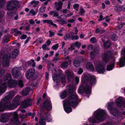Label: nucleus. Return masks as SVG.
Instances as JSON below:
<instances>
[{"label":"nucleus","instance_id":"obj_1","mask_svg":"<svg viewBox=\"0 0 125 125\" xmlns=\"http://www.w3.org/2000/svg\"><path fill=\"white\" fill-rule=\"evenodd\" d=\"M67 88L71 94L68 98L63 101V106L65 111L67 113H69L72 111L71 106L73 108L76 107L78 104V97L75 93V87L72 85H70Z\"/></svg>","mask_w":125,"mask_h":125},{"label":"nucleus","instance_id":"obj_2","mask_svg":"<svg viewBox=\"0 0 125 125\" xmlns=\"http://www.w3.org/2000/svg\"><path fill=\"white\" fill-rule=\"evenodd\" d=\"M15 95L14 92L12 91H10L6 94V96L4 99V101L0 102V112H3L5 109L12 110L15 109L17 106L20 104L21 97L19 95L16 96L12 101V103L8 101L12 98Z\"/></svg>","mask_w":125,"mask_h":125},{"label":"nucleus","instance_id":"obj_3","mask_svg":"<svg viewBox=\"0 0 125 125\" xmlns=\"http://www.w3.org/2000/svg\"><path fill=\"white\" fill-rule=\"evenodd\" d=\"M17 84V81L15 80L12 79L11 75L7 74L4 79H0V95L6 92L7 86L10 88H13L15 87Z\"/></svg>","mask_w":125,"mask_h":125},{"label":"nucleus","instance_id":"obj_4","mask_svg":"<svg viewBox=\"0 0 125 125\" xmlns=\"http://www.w3.org/2000/svg\"><path fill=\"white\" fill-rule=\"evenodd\" d=\"M106 116V113L105 111L98 109L94 113V118H90L88 119V120L91 123H95L96 122V120L99 121L103 120Z\"/></svg>","mask_w":125,"mask_h":125},{"label":"nucleus","instance_id":"obj_5","mask_svg":"<svg viewBox=\"0 0 125 125\" xmlns=\"http://www.w3.org/2000/svg\"><path fill=\"white\" fill-rule=\"evenodd\" d=\"M19 53V51L17 49H14L11 54H5L3 55L2 59V64L3 67H8L9 65V60L10 58H15Z\"/></svg>","mask_w":125,"mask_h":125},{"label":"nucleus","instance_id":"obj_6","mask_svg":"<svg viewBox=\"0 0 125 125\" xmlns=\"http://www.w3.org/2000/svg\"><path fill=\"white\" fill-rule=\"evenodd\" d=\"M58 71L60 72L58 74L59 76L56 74H54L52 76V79L54 82V88L56 89H58L59 86L60 80L59 77L63 85L62 86L65 85L66 82L65 76L62 74V70L59 69L58 70Z\"/></svg>","mask_w":125,"mask_h":125},{"label":"nucleus","instance_id":"obj_7","mask_svg":"<svg viewBox=\"0 0 125 125\" xmlns=\"http://www.w3.org/2000/svg\"><path fill=\"white\" fill-rule=\"evenodd\" d=\"M11 115L13 117L10 119V124L13 125H20L22 122L23 119L27 117L26 113L25 114H21L20 118L18 117V113L16 112L12 113Z\"/></svg>","mask_w":125,"mask_h":125},{"label":"nucleus","instance_id":"obj_8","mask_svg":"<svg viewBox=\"0 0 125 125\" xmlns=\"http://www.w3.org/2000/svg\"><path fill=\"white\" fill-rule=\"evenodd\" d=\"M96 82L95 76L92 75L91 74H86V94H89V95L90 94L91 91V86L94 84Z\"/></svg>","mask_w":125,"mask_h":125},{"label":"nucleus","instance_id":"obj_9","mask_svg":"<svg viewBox=\"0 0 125 125\" xmlns=\"http://www.w3.org/2000/svg\"><path fill=\"white\" fill-rule=\"evenodd\" d=\"M42 114H40V118L39 120L40 125H46L45 118L44 117V116H45L47 122H50L52 121V119L49 113H44L43 114V116H42Z\"/></svg>","mask_w":125,"mask_h":125},{"label":"nucleus","instance_id":"obj_10","mask_svg":"<svg viewBox=\"0 0 125 125\" xmlns=\"http://www.w3.org/2000/svg\"><path fill=\"white\" fill-rule=\"evenodd\" d=\"M18 3L19 2L17 0H10L8 2L6 9L8 10H12L16 8Z\"/></svg>","mask_w":125,"mask_h":125},{"label":"nucleus","instance_id":"obj_11","mask_svg":"<svg viewBox=\"0 0 125 125\" xmlns=\"http://www.w3.org/2000/svg\"><path fill=\"white\" fill-rule=\"evenodd\" d=\"M82 83L84 84H82L80 86L78 90V93L80 94H82L85 91V88L84 87V86L86 85V75H83L82 77Z\"/></svg>","mask_w":125,"mask_h":125},{"label":"nucleus","instance_id":"obj_12","mask_svg":"<svg viewBox=\"0 0 125 125\" xmlns=\"http://www.w3.org/2000/svg\"><path fill=\"white\" fill-rule=\"evenodd\" d=\"M12 113L10 114L3 113L0 115V122L5 123L7 122L9 119V118Z\"/></svg>","mask_w":125,"mask_h":125},{"label":"nucleus","instance_id":"obj_13","mask_svg":"<svg viewBox=\"0 0 125 125\" xmlns=\"http://www.w3.org/2000/svg\"><path fill=\"white\" fill-rule=\"evenodd\" d=\"M11 73L13 76L15 78L18 77L21 74L20 68L16 67L12 69Z\"/></svg>","mask_w":125,"mask_h":125},{"label":"nucleus","instance_id":"obj_14","mask_svg":"<svg viewBox=\"0 0 125 125\" xmlns=\"http://www.w3.org/2000/svg\"><path fill=\"white\" fill-rule=\"evenodd\" d=\"M35 70L34 68H31L28 70L26 72V76L27 79H30L32 78L34 76Z\"/></svg>","mask_w":125,"mask_h":125},{"label":"nucleus","instance_id":"obj_15","mask_svg":"<svg viewBox=\"0 0 125 125\" xmlns=\"http://www.w3.org/2000/svg\"><path fill=\"white\" fill-rule=\"evenodd\" d=\"M43 106L48 110H50L51 109L52 107V104L49 98L44 101Z\"/></svg>","mask_w":125,"mask_h":125},{"label":"nucleus","instance_id":"obj_16","mask_svg":"<svg viewBox=\"0 0 125 125\" xmlns=\"http://www.w3.org/2000/svg\"><path fill=\"white\" fill-rule=\"evenodd\" d=\"M65 75L67 77L68 81H70L73 78L74 75L72 71L70 70H67L65 71Z\"/></svg>","mask_w":125,"mask_h":125},{"label":"nucleus","instance_id":"obj_17","mask_svg":"<svg viewBox=\"0 0 125 125\" xmlns=\"http://www.w3.org/2000/svg\"><path fill=\"white\" fill-rule=\"evenodd\" d=\"M32 101L30 99H28L24 100L21 106L22 108H25L31 104Z\"/></svg>","mask_w":125,"mask_h":125},{"label":"nucleus","instance_id":"obj_18","mask_svg":"<svg viewBox=\"0 0 125 125\" xmlns=\"http://www.w3.org/2000/svg\"><path fill=\"white\" fill-rule=\"evenodd\" d=\"M109 59L108 52H106L102 54V60L104 62L107 63L109 61Z\"/></svg>","mask_w":125,"mask_h":125},{"label":"nucleus","instance_id":"obj_19","mask_svg":"<svg viewBox=\"0 0 125 125\" xmlns=\"http://www.w3.org/2000/svg\"><path fill=\"white\" fill-rule=\"evenodd\" d=\"M121 54L123 55H125V48L121 51ZM125 64V57L123 58H121L120 61L119 66L121 67L123 66Z\"/></svg>","mask_w":125,"mask_h":125},{"label":"nucleus","instance_id":"obj_20","mask_svg":"<svg viewBox=\"0 0 125 125\" xmlns=\"http://www.w3.org/2000/svg\"><path fill=\"white\" fill-rule=\"evenodd\" d=\"M96 70L99 73L102 72L104 71V67L101 65H97L96 67Z\"/></svg>","mask_w":125,"mask_h":125},{"label":"nucleus","instance_id":"obj_21","mask_svg":"<svg viewBox=\"0 0 125 125\" xmlns=\"http://www.w3.org/2000/svg\"><path fill=\"white\" fill-rule=\"evenodd\" d=\"M55 7L56 8V10L58 11L61 8L63 3L61 1H59L58 2H55Z\"/></svg>","mask_w":125,"mask_h":125},{"label":"nucleus","instance_id":"obj_22","mask_svg":"<svg viewBox=\"0 0 125 125\" xmlns=\"http://www.w3.org/2000/svg\"><path fill=\"white\" fill-rule=\"evenodd\" d=\"M86 69L90 71H93L94 69V68L91 63L88 62L86 63Z\"/></svg>","mask_w":125,"mask_h":125},{"label":"nucleus","instance_id":"obj_23","mask_svg":"<svg viewBox=\"0 0 125 125\" xmlns=\"http://www.w3.org/2000/svg\"><path fill=\"white\" fill-rule=\"evenodd\" d=\"M110 112L113 116H116L118 115V110L116 108H113L111 109Z\"/></svg>","mask_w":125,"mask_h":125},{"label":"nucleus","instance_id":"obj_24","mask_svg":"<svg viewBox=\"0 0 125 125\" xmlns=\"http://www.w3.org/2000/svg\"><path fill=\"white\" fill-rule=\"evenodd\" d=\"M43 22L44 23H47L52 25L55 27H57V25L53 23L52 21L51 20H43Z\"/></svg>","mask_w":125,"mask_h":125},{"label":"nucleus","instance_id":"obj_25","mask_svg":"<svg viewBox=\"0 0 125 125\" xmlns=\"http://www.w3.org/2000/svg\"><path fill=\"white\" fill-rule=\"evenodd\" d=\"M116 104L118 107H120L122 102V98L121 97L118 98L116 100Z\"/></svg>","mask_w":125,"mask_h":125},{"label":"nucleus","instance_id":"obj_26","mask_svg":"<svg viewBox=\"0 0 125 125\" xmlns=\"http://www.w3.org/2000/svg\"><path fill=\"white\" fill-rule=\"evenodd\" d=\"M30 90V88L29 87H26L24 89L22 92V94L23 95H27L29 93Z\"/></svg>","mask_w":125,"mask_h":125},{"label":"nucleus","instance_id":"obj_27","mask_svg":"<svg viewBox=\"0 0 125 125\" xmlns=\"http://www.w3.org/2000/svg\"><path fill=\"white\" fill-rule=\"evenodd\" d=\"M26 64L28 65H31L33 67H35V63L33 59H31V61H29L27 62Z\"/></svg>","mask_w":125,"mask_h":125},{"label":"nucleus","instance_id":"obj_28","mask_svg":"<svg viewBox=\"0 0 125 125\" xmlns=\"http://www.w3.org/2000/svg\"><path fill=\"white\" fill-rule=\"evenodd\" d=\"M115 10L118 11L122 10L125 11V4L123 6H120L118 7H116L115 8Z\"/></svg>","mask_w":125,"mask_h":125},{"label":"nucleus","instance_id":"obj_29","mask_svg":"<svg viewBox=\"0 0 125 125\" xmlns=\"http://www.w3.org/2000/svg\"><path fill=\"white\" fill-rule=\"evenodd\" d=\"M67 93L66 91H64L60 95L61 98L62 99L65 98L67 96Z\"/></svg>","mask_w":125,"mask_h":125},{"label":"nucleus","instance_id":"obj_30","mask_svg":"<svg viewBox=\"0 0 125 125\" xmlns=\"http://www.w3.org/2000/svg\"><path fill=\"white\" fill-rule=\"evenodd\" d=\"M10 36L8 35L7 36H5L3 37V42L4 43H7L9 41V38H10Z\"/></svg>","mask_w":125,"mask_h":125},{"label":"nucleus","instance_id":"obj_31","mask_svg":"<svg viewBox=\"0 0 125 125\" xmlns=\"http://www.w3.org/2000/svg\"><path fill=\"white\" fill-rule=\"evenodd\" d=\"M6 0H0V8H3L5 4Z\"/></svg>","mask_w":125,"mask_h":125},{"label":"nucleus","instance_id":"obj_32","mask_svg":"<svg viewBox=\"0 0 125 125\" xmlns=\"http://www.w3.org/2000/svg\"><path fill=\"white\" fill-rule=\"evenodd\" d=\"M81 62L77 60H75L73 62V65L75 67H77L80 66Z\"/></svg>","mask_w":125,"mask_h":125},{"label":"nucleus","instance_id":"obj_33","mask_svg":"<svg viewBox=\"0 0 125 125\" xmlns=\"http://www.w3.org/2000/svg\"><path fill=\"white\" fill-rule=\"evenodd\" d=\"M104 45L105 48H108L110 46V43L108 42L107 41H105L104 42Z\"/></svg>","mask_w":125,"mask_h":125},{"label":"nucleus","instance_id":"obj_34","mask_svg":"<svg viewBox=\"0 0 125 125\" xmlns=\"http://www.w3.org/2000/svg\"><path fill=\"white\" fill-rule=\"evenodd\" d=\"M59 54L57 53H56L55 54V57L53 59L54 62H56L59 60Z\"/></svg>","mask_w":125,"mask_h":125},{"label":"nucleus","instance_id":"obj_35","mask_svg":"<svg viewBox=\"0 0 125 125\" xmlns=\"http://www.w3.org/2000/svg\"><path fill=\"white\" fill-rule=\"evenodd\" d=\"M125 25V21H122L120 24L117 26V28L120 29L122 28L123 26Z\"/></svg>","mask_w":125,"mask_h":125},{"label":"nucleus","instance_id":"obj_36","mask_svg":"<svg viewBox=\"0 0 125 125\" xmlns=\"http://www.w3.org/2000/svg\"><path fill=\"white\" fill-rule=\"evenodd\" d=\"M68 65V62H62L61 64V67L63 68H66L67 67Z\"/></svg>","mask_w":125,"mask_h":125},{"label":"nucleus","instance_id":"obj_37","mask_svg":"<svg viewBox=\"0 0 125 125\" xmlns=\"http://www.w3.org/2000/svg\"><path fill=\"white\" fill-rule=\"evenodd\" d=\"M114 65V63H113L107 66L106 68L107 70L108 71L112 70L113 68Z\"/></svg>","mask_w":125,"mask_h":125},{"label":"nucleus","instance_id":"obj_38","mask_svg":"<svg viewBox=\"0 0 125 125\" xmlns=\"http://www.w3.org/2000/svg\"><path fill=\"white\" fill-rule=\"evenodd\" d=\"M39 2V1H33L31 2V4L32 5L33 7H35L36 5L38 4Z\"/></svg>","mask_w":125,"mask_h":125},{"label":"nucleus","instance_id":"obj_39","mask_svg":"<svg viewBox=\"0 0 125 125\" xmlns=\"http://www.w3.org/2000/svg\"><path fill=\"white\" fill-rule=\"evenodd\" d=\"M72 44H74V46L75 47H76L78 48H79L81 46V43L79 42H77L75 43H73Z\"/></svg>","mask_w":125,"mask_h":125},{"label":"nucleus","instance_id":"obj_40","mask_svg":"<svg viewBox=\"0 0 125 125\" xmlns=\"http://www.w3.org/2000/svg\"><path fill=\"white\" fill-rule=\"evenodd\" d=\"M59 46V44H56L54 45H53L52 47V50H56L57 49Z\"/></svg>","mask_w":125,"mask_h":125},{"label":"nucleus","instance_id":"obj_41","mask_svg":"<svg viewBox=\"0 0 125 125\" xmlns=\"http://www.w3.org/2000/svg\"><path fill=\"white\" fill-rule=\"evenodd\" d=\"M36 14V12L33 10H31L30 11L29 14V15L34 16Z\"/></svg>","mask_w":125,"mask_h":125},{"label":"nucleus","instance_id":"obj_42","mask_svg":"<svg viewBox=\"0 0 125 125\" xmlns=\"http://www.w3.org/2000/svg\"><path fill=\"white\" fill-rule=\"evenodd\" d=\"M96 38L95 37L92 38L90 40V41L91 42L93 43H95L96 42Z\"/></svg>","mask_w":125,"mask_h":125},{"label":"nucleus","instance_id":"obj_43","mask_svg":"<svg viewBox=\"0 0 125 125\" xmlns=\"http://www.w3.org/2000/svg\"><path fill=\"white\" fill-rule=\"evenodd\" d=\"M94 50L95 54H96L99 53V47H95L94 48Z\"/></svg>","mask_w":125,"mask_h":125},{"label":"nucleus","instance_id":"obj_44","mask_svg":"<svg viewBox=\"0 0 125 125\" xmlns=\"http://www.w3.org/2000/svg\"><path fill=\"white\" fill-rule=\"evenodd\" d=\"M70 37V35L69 34L66 33L65 36L64 37V39L65 40H67Z\"/></svg>","mask_w":125,"mask_h":125},{"label":"nucleus","instance_id":"obj_45","mask_svg":"<svg viewBox=\"0 0 125 125\" xmlns=\"http://www.w3.org/2000/svg\"><path fill=\"white\" fill-rule=\"evenodd\" d=\"M18 84L20 87H22L23 86L22 81L21 80H19L18 82Z\"/></svg>","mask_w":125,"mask_h":125},{"label":"nucleus","instance_id":"obj_46","mask_svg":"<svg viewBox=\"0 0 125 125\" xmlns=\"http://www.w3.org/2000/svg\"><path fill=\"white\" fill-rule=\"evenodd\" d=\"M5 70L3 68L1 69L0 70V76L1 77L3 76L5 73Z\"/></svg>","mask_w":125,"mask_h":125},{"label":"nucleus","instance_id":"obj_47","mask_svg":"<svg viewBox=\"0 0 125 125\" xmlns=\"http://www.w3.org/2000/svg\"><path fill=\"white\" fill-rule=\"evenodd\" d=\"M73 15V14L72 13H70L69 14H67L66 16H65L64 15H63L62 16V17H64L65 19H66L67 17H69L70 16H71Z\"/></svg>","mask_w":125,"mask_h":125},{"label":"nucleus","instance_id":"obj_48","mask_svg":"<svg viewBox=\"0 0 125 125\" xmlns=\"http://www.w3.org/2000/svg\"><path fill=\"white\" fill-rule=\"evenodd\" d=\"M79 6V5L78 4H75L73 6L74 8L76 10V11L78 10V8Z\"/></svg>","mask_w":125,"mask_h":125},{"label":"nucleus","instance_id":"obj_49","mask_svg":"<svg viewBox=\"0 0 125 125\" xmlns=\"http://www.w3.org/2000/svg\"><path fill=\"white\" fill-rule=\"evenodd\" d=\"M45 9L46 7L44 6H43L39 9V11L41 12H43L45 11Z\"/></svg>","mask_w":125,"mask_h":125},{"label":"nucleus","instance_id":"obj_50","mask_svg":"<svg viewBox=\"0 0 125 125\" xmlns=\"http://www.w3.org/2000/svg\"><path fill=\"white\" fill-rule=\"evenodd\" d=\"M80 11L79 14L81 15H83L85 12L83 8H80Z\"/></svg>","mask_w":125,"mask_h":125},{"label":"nucleus","instance_id":"obj_51","mask_svg":"<svg viewBox=\"0 0 125 125\" xmlns=\"http://www.w3.org/2000/svg\"><path fill=\"white\" fill-rule=\"evenodd\" d=\"M74 44H72L71 45L70 48L69 49V51H72L75 49V47L74 46Z\"/></svg>","mask_w":125,"mask_h":125},{"label":"nucleus","instance_id":"obj_52","mask_svg":"<svg viewBox=\"0 0 125 125\" xmlns=\"http://www.w3.org/2000/svg\"><path fill=\"white\" fill-rule=\"evenodd\" d=\"M17 30L16 29H13V31L16 32L18 35H21V32L20 31H17Z\"/></svg>","mask_w":125,"mask_h":125},{"label":"nucleus","instance_id":"obj_53","mask_svg":"<svg viewBox=\"0 0 125 125\" xmlns=\"http://www.w3.org/2000/svg\"><path fill=\"white\" fill-rule=\"evenodd\" d=\"M111 38L112 40L115 41L116 39V35H112L111 36Z\"/></svg>","mask_w":125,"mask_h":125},{"label":"nucleus","instance_id":"obj_54","mask_svg":"<svg viewBox=\"0 0 125 125\" xmlns=\"http://www.w3.org/2000/svg\"><path fill=\"white\" fill-rule=\"evenodd\" d=\"M49 37H51L54 35V32H52L51 31H49Z\"/></svg>","mask_w":125,"mask_h":125},{"label":"nucleus","instance_id":"obj_55","mask_svg":"<svg viewBox=\"0 0 125 125\" xmlns=\"http://www.w3.org/2000/svg\"><path fill=\"white\" fill-rule=\"evenodd\" d=\"M75 20L73 19L68 20V22L69 23H73L74 25L75 24Z\"/></svg>","mask_w":125,"mask_h":125},{"label":"nucleus","instance_id":"obj_56","mask_svg":"<svg viewBox=\"0 0 125 125\" xmlns=\"http://www.w3.org/2000/svg\"><path fill=\"white\" fill-rule=\"evenodd\" d=\"M75 81L76 82L75 84H77L79 82V78L78 77H76L75 78Z\"/></svg>","mask_w":125,"mask_h":125},{"label":"nucleus","instance_id":"obj_57","mask_svg":"<svg viewBox=\"0 0 125 125\" xmlns=\"http://www.w3.org/2000/svg\"><path fill=\"white\" fill-rule=\"evenodd\" d=\"M26 35L25 34H22L21 37L20 38L21 40L24 39L26 38Z\"/></svg>","mask_w":125,"mask_h":125},{"label":"nucleus","instance_id":"obj_58","mask_svg":"<svg viewBox=\"0 0 125 125\" xmlns=\"http://www.w3.org/2000/svg\"><path fill=\"white\" fill-rule=\"evenodd\" d=\"M99 18H100L98 19L99 21H100L101 20L104 19V18H103V16L101 13V15L99 16Z\"/></svg>","mask_w":125,"mask_h":125},{"label":"nucleus","instance_id":"obj_59","mask_svg":"<svg viewBox=\"0 0 125 125\" xmlns=\"http://www.w3.org/2000/svg\"><path fill=\"white\" fill-rule=\"evenodd\" d=\"M83 72V70L82 69L80 68L79 69L78 71V73L79 74H80Z\"/></svg>","mask_w":125,"mask_h":125},{"label":"nucleus","instance_id":"obj_60","mask_svg":"<svg viewBox=\"0 0 125 125\" xmlns=\"http://www.w3.org/2000/svg\"><path fill=\"white\" fill-rule=\"evenodd\" d=\"M29 22L30 24L32 25L35 23V21L32 19H30L29 21Z\"/></svg>","mask_w":125,"mask_h":125},{"label":"nucleus","instance_id":"obj_61","mask_svg":"<svg viewBox=\"0 0 125 125\" xmlns=\"http://www.w3.org/2000/svg\"><path fill=\"white\" fill-rule=\"evenodd\" d=\"M45 75V78L46 80H48V77L49 76V73L47 72H46Z\"/></svg>","mask_w":125,"mask_h":125},{"label":"nucleus","instance_id":"obj_62","mask_svg":"<svg viewBox=\"0 0 125 125\" xmlns=\"http://www.w3.org/2000/svg\"><path fill=\"white\" fill-rule=\"evenodd\" d=\"M90 54L91 57H93L95 55H96L95 54L94 52L93 51H91L90 52Z\"/></svg>","mask_w":125,"mask_h":125},{"label":"nucleus","instance_id":"obj_63","mask_svg":"<svg viewBox=\"0 0 125 125\" xmlns=\"http://www.w3.org/2000/svg\"><path fill=\"white\" fill-rule=\"evenodd\" d=\"M114 102H111L109 104H108V108H110L112 106H113V105L114 104Z\"/></svg>","mask_w":125,"mask_h":125},{"label":"nucleus","instance_id":"obj_64","mask_svg":"<svg viewBox=\"0 0 125 125\" xmlns=\"http://www.w3.org/2000/svg\"><path fill=\"white\" fill-rule=\"evenodd\" d=\"M61 24L62 25L64 24H66L67 23V21H66L62 20L61 21Z\"/></svg>","mask_w":125,"mask_h":125}]
</instances>
